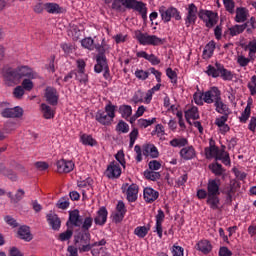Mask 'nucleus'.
I'll list each match as a JSON object with an SVG mask.
<instances>
[{
	"label": "nucleus",
	"instance_id": "47",
	"mask_svg": "<svg viewBox=\"0 0 256 256\" xmlns=\"http://www.w3.org/2000/svg\"><path fill=\"white\" fill-rule=\"evenodd\" d=\"M251 117V102H248L245 110L242 112L240 116L241 123H247V120Z\"/></svg>",
	"mask_w": 256,
	"mask_h": 256
},
{
	"label": "nucleus",
	"instance_id": "52",
	"mask_svg": "<svg viewBox=\"0 0 256 256\" xmlns=\"http://www.w3.org/2000/svg\"><path fill=\"white\" fill-rule=\"evenodd\" d=\"M24 91H32L34 85H33V81H31V78H26L22 81V86Z\"/></svg>",
	"mask_w": 256,
	"mask_h": 256
},
{
	"label": "nucleus",
	"instance_id": "56",
	"mask_svg": "<svg viewBox=\"0 0 256 256\" xmlns=\"http://www.w3.org/2000/svg\"><path fill=\"white\" fill-rule=\"evenodd\" d=\"M56 167H57V173L60 175L65 173V159L61 158L56 162Z\"/></svg>",
	"mask_w": 256,
	"mask_h": 256
},
{
	"label": "nucleus",
	"instance_id": "55",
	"mask_svg": "<svg viewBox=\"0 0 256 256\" xmlns=\"http://www.w3.org/2000/svg\"><path fill=\"white\" fill-rule=\"evenodd\" d=\"M166 75L170 79L171 83H177V72L171 68L166 69Z\"/></svg>",
	"mask_w": 256,
	"mask_h": 256
},
{
	"label": "nucleus",
	"instance_id": "17",
	"mask_svg": "<svg viewBox=\"0 0 256 256\" xmlns=\"http://www.w3.org/2000/svg\"><path fill=\"white\" fill-rule=\"evenodd\" d=\"M17 235L19 239H22V241H26V243L33 241V234H31V228L27 225L20 226Z\"/></svg>",
	"mask_w": 256,
	"mask_h": 256
},
{
	"label": "nucleus",
	"instance_id": "4",
	"mask_svg": "<svg viewBox=\"0 0 256 256\" xmlns=\"http://www.w3.org/2000/svg\"><path fill=\"white\" fill-rule=\"evenodd\" d=\"M135 37L140 45H163V39L157 37L156 35H149L147 33H142L141 31L135 32Z\"/></svg>",
	"mask_w": 256,
	"mask_h": 256
},
{
	"label": "nucleus",
	"instance_id": "51",
	"mask_svg": "<svg viewBox=\"0 0 256 256\" xmlns=\"http://www.w3.org/2000/svg\"><path fill=\"white\" fill-rule=\"evenodd\" d=\"M93 226V218L86 217L82 223L83 233H89V229Z\"/></svg>",
	"mask_w": 256,
	"mask_h": 256
},
{
	"label": "nucleus",
	"instance_id": "28",
	"mask_svg": "<svg viewBox=\"0 0 256 256\" xmlns=\"http://www.w3.org/2000/svg\"><path fill=\"white\" fill-rule=\"evenodd\" d=\"M215 51V41H210L204 48L202 57L203 59H211Z\"/></svg>",
	"mask_w": 256,
	"mask_h": 256
},
{
	"label": "nucleus",
	"instance_id": "8",
	"mask_svg": "<svg viewBox=\"0 0 256 256\" xmlns=\"http://www.w3.org/2000/svg\"><path fill=\"white\" fill-rule=\"evenodd\" d=\"M98 55L96 56V62L99 65H105L107 63V57H105V53L109 49V45L105 43V40L102 41L101 45L94 46Z\"/></svg>",
	"mask_w": 256,
	"mask_h": 256
},
{
	"label": "nucleus",
	"instance_id": "18",
	"mask_svg": "<svg viewBox=\"0 0 256 256\" xmlns=\"http://www.w3.org/2000/svg\"><path fill=\"white\" fill-rule=\"evenodd\" d=\"M3 77L5 81H9L10 83H15V81L19 80V72L17 68H6L3 70Z\"/></svg>",
	"mask_w": 256,
	"mask_h": 256
},
{
	"label": "nucleus",
	"instance_id": "42",
	"mask_svg": "<svg viewBox=\"0 0 256 256\" xmlns=\"http://www.w3.org/2000/svg\"><path fill=\"white\" fill-rule=\"evenodd\" d=\"M220 69V77H222V79H224V81H231L233 79V73L227 69H225V67L219 66Z\"/></svg>",
	"mask_w": 256,
	"mask_h": 256
},
{
	"label": "nucleus",
	"instance_id": "41",
	"mask_svg": "<svg viewBox=\"0 0 256 256\" xmlns=\"http://www.w3.org/2000/svg\"><path fill=\"white\" fill-rule=\"evenodd\" d=\"M119 111L123 117V119H129L133 113V109L129 105L120 106Z\"/></svg>",
	"mask_w": 256,
	"mask_h": 256
},
{
	"label": "nucleus",
	"instance_id": "7",
	"mask_svg": "<svg viewBox=\"0 0 256 256\" xmlns=\"http://www.w3.org/2000/svg\"><path fill=\"white\" fill-rule=\"evenodd\" d=\"M187 14L185 18L186 27H191V25H195L197 21V6L193 3L189 4L186 8Z\"/></svg>",
	"mask_w": 256,
	"mask_h": 256
},
{
	"label": "nucleus",
	"instance_id": "3",
	"mask_svg": "<svg viewBox=\"0 0 256 256\" xmlns=\"http://www.w3.org/2000/svg\"><path fill=\"white\" fill-rule=\"evenodd\" d=\"M115 118V106L106 105L105 111L99 110L96 113L95 119L101 125H111V121Z\"/></svg>",
	"mask_w": 256,
	"mask_h": 256
},
{
	"label": "nucleus",
	"instance_id": "39",
	"mask_svg": "<svg viewBox=\"0 0 256 256\" xmlns=\"http://www.w3.org/2000/svg\"><path fill=\"white\" fill-rule=\"evenodd\" d=\"M95 73H101L104 71V77L106 79H109V66L107 65V62H105V65L103 64H96L94 66Z\"/></svg>",
	"mask_w": 256,
	"mask_h": 256
},
{
	"label": "nucleus",
	"instance_id": "24",
	"mask_svg": "<svg viewBox=\"0 0 256 256\" xmlns=\"http://www.w3.org/2000/svg\"><path fill=\"white\" fill-rule=\"evenodd\" d=\"M7 197H9L10 203H12V205H17L20 201H23V197H25V190L18 189L14 196L13 193L8 192Z\"/></svg>",
	"mask_w": 256,
	"mask_h": 256
},
{
	"label": "nucleus",
	"instance_id": "35",
	"mask_svg": "<svg viewBox=\"0 0 256 256\" xmlns=\"http://www.w3.org/2000/svg\"><path fill=\"white\" fill-rule=\"evenodd\" d=\"M41 109H42L44 119H53L55 117V113L53 112V109H51L49 105L43 103L41 104Z\"/></svg>",
	"mask_w": 256,
	"mask_h": 256
},
{
	"label": "nucleus",
	"instance_id": "2",
	"mask_svg": "<svg viewBox=\"0 0 256 256\" xmlns=\"http://www.w3.org/2000/svg\"><path fill=\"white\" fill-rule=\"evenodd\" d=\"M74 243L80 253H87L93 248L91 244V234L89 232H82L75 237Z\"/></svg>",
	"mask_w": 256,
	"mask_h": 256
},
{
	"label": "nucleus",
	"instance_id": "9",
	"mask_svg": "<svg viewBox=\"0 0 256 256\" xmlns=\"http://www.w3.org/2000/svg\"><path fill=\"white\" fill-rule=\"evenodd\" d=\"M1 115L6 119H20V117H23V108L19 106L14 108H5Z\"/></svg>",
	"mask_w": 256,
	"mask_h": 256
},
{
	"label": "nucleus",
	"instance_id": "16",
	"mask_svg": "<svg viewBox=\"0 0 256 256\" xmlns=\"http://www.w3.org/2000/svg\"><path fill=\"white\" fill-rule=\"evenodd\" d=\"M18 70V78L21 81L23 77H27V79H36L37 73L33 71L29 66H20L17 67Z\"/></svg>",
	"mask_w": 256,
	"mask_h": 256
},
{
	"label": "nucleus",
	"instance_id": "44",
	"mask_svg": "<svg viewBox=\"0 0 256 256\" xmlns=\"http://www.w3.org/2000/svg\"><path fill=\"white\" fill-rule=\"evenodd\" d=\"M217 153H219V148L215 145H210L209 148H205V155L207 159H211V157H216Z\"/></svg>",
	"mask_w": 256,
	"mask_h": 256
},
{
	"label": "nucleus",
	"instance_id": "38",
	"mask_svg": "<svg viewBox=\"0 0 256 256\" xmlns=\"http://www.w3.org/2000/svg\"><path fill=\"white\" fill-rule=\"evenodd\" d=\"M144 177L149 181H157L161 179V173L155 172L154 170H146L144 171Z\"/></svg>",
	"mask_w": 256,
	"mask_h": 256
},
{
	"label": "nucleus",
	"instance_id": "53",
	"mask_svg": "<svg viewBox=\"0 0 256 256\" xmlns=\"http://www.w3.org/2000/svg\"><path fill=\"white\" fill-rule=\"evenodd\" d=\"M224 7L228 13H234L235 11V2L233 0H223Z\"/></svg>",
	"mask_w": 256,
	"mask_h": 256
},
{
	"label": "nucleus",
	"instance_id": "10",
	"mask_svg": "<svg viewBox=\"0 0 256 256\" xmlns=\"http://www.w3.org/2000/svg\"><path fill=\"white\" fill-rule=\"evenodd\" d=\"M128 187V188H127ZM127 189V199L130 203H135L137 201V195L139 193V186L137 184H123L122 185V190L125 191Z\"/></svg>",
	"mask_w": 256,
	"mask_h": 256
},
{
	"label": "nucleus",
	"instance_id": "49",
	"mask_svg": "<svg viewBox=\"0 0 256 256\" xmlns=\"http://www.w3.org/2000/svg\"><path fill=\"white\" fill-rule=\"evenodd\" d=\"M77 65L79 69L78 73L83 76V78L80 81H83L85 83V81H87V76L85 75V61L78 60Z\"/></svg>",
	"mask_w": 256,
	"mask_h": 256
},
{
	"label": "nucleus",
	"instance_id": "27",
	"mask_svg": "<svg viewBox=\"0 0 256 256\" xmlns=\"http://www.w3.org/2000/svg\"><path fill=\"white\" fill-rule=\"evenodd\" d=\"M208 196L220 195L217 180H209L207 186Z\"/></svg>",
	"mask_w": 256,
	"mask_h": 256
},
{
	"label": "nucleus",
	"instance_id": "58",
	"mask_svg": "<svg viewBox=\"0 0 256 256\" xmlns=\"http://www.w3.org/2000/svg\"><path fill=\"white\" fill-rule=\"evenodd\" d=\"M4 221L7 223V225H10V227H19V223H17V220L12 216H5Z\"/></svg>",
	"mask_w": 256,
	"mask_h": 256
},
{
	"label": "nucleus",
	"instance_id": "50",
	"mask_svg": "<svg viewBox=\"0 0 256 256\" xmlns=\"http://www.w3.org/2000/svg\"><path fill=\"white\" fill-rule=\"evenodd\" d=\"M188 141L186 138H180V139H173L170 141V145L172 147H185L187 145Z\"/></svg>",
	"mask_w": 256,
	"mask_h": 256
},
{
	"label": "nucleus",
	"instance_id": "32",
	"mask_svg": "<svg viewBox=\"0 0 256 256\" xmlns=\"http://www.w3.org/2000/svg\"><path fill=\"white\" fill-rule=\"evenodd\" d=\"M214 106L216 107L217 113H221L222 115H227L229 113V107H227V104L223 103L221 96L216 101Z\"/></svg>",
	"mask_w": 256,
	"mask_h": 256
},
{
	"label": "nucleus",
	"instance_id": "59",
	"mask_svg": "<svg viewBox=\"0 0 256 256\" xmlns=\"http://www.w3.org/2000/svg\"><path fill=\"white\" fill-rule=\"evenodd\" d=\"M150 171H159L161 169V164L157 160H152L148 163Z\"/></svg>",
	"mask_w": 256,
	"mask_h": 256
},
{
	"label": "nucleus",
	"instance_id": "40",
	"mask_svg": "<svg viewBox=\"0 0 256 256\" xmlns=\"http://www.w3.org/2000/svg\"><path fill=\"white\" fill-rule=\"evenodd\" d=\"M207 204L213 209H219V197L218 195L208 196L207 197Z\"/></svg>",
	"mask_w": 256,
	"mask_h": 256
},
{
	"label": "nucleus",
	"instance_id": "64",
	"mask_svg": "<svg viewBox=\"0 0 256 256\" xmlns=\"http://www.w3.org/2000/svg\"><path fill=\"white\" fill-rule=\"evenodd\" d=\"M247 47L249 49V57H253L256 53V41H250Z\"/></svg>",
	"mask_w": 256,
	"mask_h": 256
},
{
	"label": "nucleus",
	"instance_id": "63",
	"mask_svg": "<svg viewBox=\"0 0 256 256\" xmlns=\"http://www.w3.org/2000/svg\"><path fill=\"white\" fill-rule=\"evenodd\" d=\"M183 247L174 245L172 248V255L173 256H183Z\"/></svg>",
	"mask_w": 256,
	"mask_h": 256
},
{
	"label": "nucleus",
	"instance_id": "12",
	"mask_svg": "<svg viewBox=\"0 0 256 256\" xmlns=\"http://www.w3.org/2000/svg\"><path fill=\"white\" fill-rule=\"evenodd\" d=\"M46 219H47L48 225H50L53 231H59V229H61V218H59V216H57L55 212L50 211L46 215Z\"/></svg>",
	"mask_w": 256,
	"mask_h": 256
},
{
	"label": "nucleus",
	"instance_id": "34",
	"mask_svg": "<svg viewBox=\"0 0 256 256\" xmlns=\"http://www.w3.org/2000/svg\"><path fill=\"white\" fill-rule=\"evenodd\" d=\"M208 168L210 171H212V173H214V175H216V177H221V175H223L225 172V169H223V166L219 163L209 164Z\"/></svg>",
	"mask_w": 256,
	"mask_h": 256
},
{
	"label": "nucleus",
	"instance_id": "19",
	"mask_svg": "<svg viewBox=\"0 0 256 256\" xmlns=\"http://www.w3.org/2000/svg\"><path fill=\"white\" fill-rule=\"evenodd\" d=\"M142 153L145 155V157H152V159H157V157H159V151L153 144L144 145Z\"/></svg>",
	"mask_w": 256,
	"mask_h": 256
},
{
	"label": "nucleus",
	"instance_id": "37",
	"mask_svg": "<svg viewBox=\"0 0 256 256\" xmlns=\"http://www.w3.org/2000/svg\"><path fill=\"white\" fill-rule=\"evenodd\" d=\"M185 118L186 121H189V119H199V109L197 107L190 108L188 111L185 112Z\"/></svg>",
	"mask_w": 256,
	"mask_h": 256
},
{
	"label": "nucleus",
	"instance_id": "45",
	"mask_svg": "<svg viewBox=\"0 0 256 256\" xmlns=\"http://www.w3.org/2000/svg\"><path fill=\"white\" fill-rule=\"evenodd\" d=\"M81 142L83 145H89L90 147H93V145H97V141L93 139L92 135L83 134L81 136Z\"/></svg>",
	"mask_w": 256,
	"mask_h": 256
},
{
	"label": "nucleus",
	"instance_id": "23",
	"mask_svg": "<svg viewBox=\"0 0 256 256\" xmlns=\"http://www.w3.org/2000/svg\"><path fill=\"white\" fill-rule=\"evenodd\" d=\"M197 251H201L204 255H208L213 250V246L209 240H201L196 244Z\"/></svg>",
	"mask_w": 256,
	"mask_h": 256
},
{
	"label": "nucleus",
	"instance_id": "25",
	"mask_svg": "<svg viewBox=\"0 0 256 256\" xmlns=\"http://www.w3.org/2000/svg\"><path fill=\"white\" fill-rule=\"evenodd\" d=\"M68 37H71L73 41H79L81 39V30L75 24H70L68 28Z\"/></svg>",
	"mask_w": 256,
	"mask_h": 256
},
{
	"label": "nucleus",
	"instance_id": "21",
	"mask_svg": "<svg viewBox=\"0 0 256 256\" xmlns=\"http://www.w3.org/2000/svg\"><path fill=\"white\" fill-rule=\"evenodd\" d=\"M107 215V208L101 207L97 212V216L94 218L95 225H105L107 223Z\"/></svg>",
	"mask_w": 256,
	"mask_h": 256
},
{
	"label": "nucleus",
	"instance_id": "14",
	"mask_svg": "<svg viewBox=\"0 0 256 256\" xmlns=\"http://www.w3.org/2000/svg\"><path fill=\"white\" fill-rule=\"evenodd\" d=\"M106 177L108 179H117L121 177V166H119V163L112 162L106 170Z\"/></svg>",
	"mask_w": 256,
	"mask_h": 256
},
{
	"label": "nucleus",
	"instance_id": "5",
	"mask_svg": "<svg viewBox=\"0 0 256 256\" xmlns=\"http://www.w3.org/2000/svg\"><path fill=\"white\" fill-rule=\"evenodd\" d=\"M159 11L162 17V21H164V23H169L172 17L176 19V21H181V13L175 7H170L168 9H165V7H161Z\"/></svg>",
	"mask_w": 256,
	"mask_h": 256
},
{
	"label": "nucleus",
	"instance_id": "15",
	"mask_svg": "<svg viewBox=\"0 0 256 256\" xmlns=\"http://www.w3.org/2000/svg\"><path fill=\"white\" fill-rule=\"evenodd\" d=\"M45 99L49 105L55 106L59 101V95L57 94V89L53 87H47L45 89Z\"/></svg>",
	"mask_w": 256,
	"mask_h": 256
},
{
	"label": "nucleus",
	"instance_id": "13",
	"mask_svg": "<svg viewBox=\"0 0 256 256\" xmlns=\"http://www.w3.org/2000/svg\"><path fill=\"white\" fill-rule=\"evenodd\" d=\"M67 227L73 225L74 227H80L83 225V219L77 209L69 211V219L66 223Z\"/></svg>",
	"mask_w": 256,
	"mask_h": 256
},
{
	"label": "nucleus",
	"instance_id": "48",
	"mask_svg": "<svg viewBox=\"0 0 256 256\" xmlns=\"http://www.w3.org/2000/svg\"><path fill=\"white\" fill-rule=\"evenodd\" d=\"M157 121V118H152L151 120L147 119H139L138 120V127L141 129H147V127H150V125H153Z\"/></svg>",
	"mask_w": 256,
	"mask_h": 256
},
{
	"label": "nucleus",
	"instance_id": "33",
	"mask_svg": "<svg viewBox=\"0 0 256 256\" xmlns=\"http://www.w3.org/2000/svg\"><path fill=\"white\" fill-rule=\"evenodd\" d=\"M216 161H222L224 165H229L231 163V159L229 158V153L225 150L218 149V153L215 156Z\"/></svg>",
	"mask_w": 256,
	"mask_h": 256
},
{
	"label": "nucleus",
	"instance_id": "43",
	"mask_svg": "<svg viewBox=\"0 0 256 256\" xmlns=\"http://www.w3.org/2000/svg\"><path fill=\"white\" fill-rule=\"evenodd\" d=\"M149 227L147 228L146 226H138L134 230V234L137 235V237H140V239H143L147 237V233H149Z\"/></svg>",
	"mask_w": 256,
	"mask_h": 256
},
{
	"label": "nucleus",
	"instance_id": "62",
	"mask_svg": "<svg viewBox=\"0 0 256 256\" xmlns=\"http://www.w3.org/2000/svg\"><path fill=\"white\" fill-rule=\"evenodd\" d=\"M8 256H25V254H23L19 248L13 246L10 248Z\"/></svg>",
	"mask_w": 256,
	"mask_h": 256
},
{
	"label": "nucleus",
	"instance_id": "30",
	"mask_svg": "<svg viewBox=\"0 0 256 256\" xmlns=\"http://www.w3.org/2000/svg\"><path fill=\"white\" fill-rule=\"evenodd\" d=\"M247 13V8H237L235 17L236 23H245V21H247Z\"/></svg>",
	"mask_w": 256,
	"mask_h": 256
},
{
	"label": "nucleus",
	"instance_id": "11",
	"mask_svg": "<svg viewBox=\"0 0 256 256\" xmlns=\"http://www.w3.org/2000/svg\"><path fill=\"white\" fill-rule=\"evenodd\" d=\"M206 16L208 20H206V27H208V29H211L212 27H215V25H217V14L207 10H200L199 12V17L201 19H203V16Z\"/></svg>",
	"mask_w": 256,
	"mask_h": 256
},
{
	"label": "nucleus",
	"instance_id": "29",
	"mask_svg": "<svg viewBox=\"0 0 256 256\" xmlns=\"http://www.w3.org/2000/svg\"><path fill=\"white\" fill-rule=\"evenodd\" d=\"M219 67H223V64L216 63L215 66L209 65L206 71L207 75L214 78L219 77L221 75V70Z\"/></svg>",
	"mask_w": 256,
	"mask_h": 256
},
{
	"label": "nucleus",
	"instance_id": "31",
	"mask_svg": "<svg viewBox=\"0 0 256 256\" xmlns=\"http://www.w3.org/2000/svg\"><path fill=\"white\" fill-rule=\"evenodd\" d=\"M44 9L47 11V13H52V14L63 13V8H61L57 3H46L44 5Z\"/></svg>",
	"mask_w": 256,
	"mask_h": 256
},
{
	"label": "nucleus",
	"instance_id": "22",
	"mask_svg": "<svg viewBox=\"0 0 256 256\" xmlns=\"http://www.w3.org/2000/svg\"><path fill=\"white\" fill-rule=\"evenodd\" d=\"M144 199L146 203H153V201H157V199H159V192L153 188H145Z\"/></svg>",
	"mask_w": 256,
	"mask_h": 256
},
{
	"label": "nucleus",
	"instance_id": "46",
	"mask_svg": "<svg viewBox=\"0 0 256 256\" xmlns=\"http://www.w3.org/2000/svg\"><path fill=\"white\" fill-rule=\"evenodd\" d=\"M81 45L84 47V49H89V51H93L95 49V42L91 39V37L82 39Z\"/></svg>",
	"mask_w": 256,
	"mask_h": 256
},
{
	"label": "nucleus",
	"instance_id": "54",
	"mask_svg": "<svg viewBox=\"0 0 256 256\" xmlns=\"http://www.w3.org/2000/svg\"><path fill=\"white\" fill-rule=\"evenodd\" d=\"M116 131H120V133H129V125L124 121H120L116 126Z\"/></svg>",
	"mask_w": 256,
	"mask_h": 256
},
{
	"label": "nucleus",
	"instance_id": "36",
	"mask_svg": "<svg viewBox=\"0 0 256 256\" xmlns=\"http://www.w3.org/2000/svg\"><path fill=\"white\" fill-rule=\"evenodd\" d=\"M245 29H247V23L242 24V25H235V26L229 28L230 35L232 37H235L236 35H241V33H243V31H245Z\"/></svg>",
	"mask_w": 256,
	"mask_h": 256
},
{
	"label": "nucleus",
	"instance_id": "26",
	"mask_svg": "<svg viewBox=\"0 0 256 256\" xmlns=\"http://www.w3.org/2000/svg\"><path fill=\"white\" fill-rule=\"evenodd\" d=\"M180 156L186 161L193 159L195 157V148L193 146L182 148L180 150Z\"/></svg>",
	"mask_w": 256,
	"mask_h": 256
},
{
	"label": "nucleus",
	"instance_id": "57",
	"mask_svg": "<svg viewBox=\"0 0 256 256\" xmlns=\"http://www.w3.org/2000/svg\"><path fill=\"white\" fill-rule=\"evenodd\" d=\"M13 95L16 99H21L23 95H25V90L23 89V86H17L14 88Z\"/></svg>",
	"mask_w": 256,
	"mask_h": 256
},
{
	"label": "nucleus",
	"instance_id": "20",
	"mask_svg": "<svg viewBox=\"0 0 256 256\" xmlns=\"http://www.w3.org/2000/svg\"><path fill=\"white\" fill-rule=\"evenodd\" d=\"M163 219H165V212L163 210H158V214L156 215V232L159 239L163 238Z\"/></svg>",
	"mask_w": 256,
	"mask_h": 256
},
{
	"label": "nucleus",
	"instance_id": "1",
	"mask_svg": "<svg viewBox=\"0 0 256 256\" xmlns=\"http://www.w3.org/2000/svg\"><path fill=\"white\" fill-rule=\"evenodd\" d=\"M112 9L119 12H124L125 9H133L142 15L144 21L147 19V7L145 6V3L137 0H114Z\"/></svg>",
	"mask_w": 256,
	"mask_h": 256
},
{
	"label": "nucleus",
	"instance_id": "60",
	"mask_svg": "<svg viewBox=\"0 0 256 256\" xmlns=\"http://www.w3.org/2000/svg\"><path fill=\"white\" fill-rule=\"evenodd\" d=\"M237 63L240 67H247L251 63V59L245 58V56H238Z\"/></svg>",
	"mask_w": 256,
	"mask_h": 256
},
{
	"label": "nucleus",
	"instance_id": "6",
	"mask_svg": "<svg viewBox=\"0 0 256 256\" xmlns=\"http://www.w3.org/2000/svg\"><path fill=\"white\" fill-rule=\"evenodd\" d=\"M202 97L205 103L216 104L218 99L221 97V91H219L218 87H212L210 90L203 93Z\"/></svg>",
	"mask_w": 256,
	"mask_h": 256
},
{
	"label": "nucleus",
	"instance_id": "61",
	"mask_svg": "<svg viewBox=\"0 0 256 256\" xmlns=\"http://www.w3.org/2000/svg\"><path fill=\"white\" fill-rule=\"evenodd\" d=\"M135 75L137 79H141L142 81H145L149 77V72L144 70H136Z\"/></svg>",
	"mask_w": 256,
	"mask_h": 256
}]
</instances>
